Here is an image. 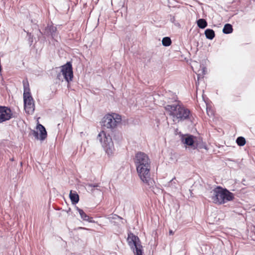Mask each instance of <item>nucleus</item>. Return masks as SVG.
Wrapping results in <instances>:
<instances>
[{
  "label": "nucleus",
  "mask_w": 255,
  "mask_h": 255,
  "mask_svg": "<svg viewBox=\"0 0 255 255\" xmlns=\"http://www.w3.org/2000/svg\"><path fill=\"white\" fill-rule=\"evenodd\" d=\"M121 122V117L115 113L106 115L102 119V126L103 130L101 131L97 139L100 141L103 147L108 155L113 153L114 145L111 136L107 131L113 132L118 124Z\"/></svg>",
  "instance_id": "1"
},
{
  "label": "nucleus",
  "mask_w": 255,
  "mask_h": 255,
  "mask_svg": "<svg viewBox=\"0 0 255 255\" xmlns=\"http://www.w3.org/2000/svg\"><path fill=\"white\" fill-rule=\"evenodd\" d=\"M137 172L140 179L149 188L153 187L155 182L150 177V160L148 156L144 152H137L134 159Z\"/></svg>",
  "instance_id": "2"
},
{
  "label": "nucleus",
  "mask_w": 255,
  "mask_h": 255,
  "mask_svg": "<svg viewBox=\"0 0 255 255\" xmlns=\"http://www.w3.org/2000/svg\"><path fill=\"white\" fill-rule=\"evenodd\" d=\"M165 109L171 116L176 118L178 121L190 120L191 115L190 110L180 104V102L167 105L165 107Z\"/></svg>",
  "instance_id": "3"
},
{
  "label": "nucleus",
  "mask_w": 255,
  "mask_h": 255,
  "mask_svg": "<svg viewBox=\"0 0 255 255\" xmlns=\"http://www.w3.org/2000/svg\"><path fill=\"white\" fill-rule=\"evenodd\" d=\"M211 199L215 204H223L228 201H231L234 198L233 193L226 188L221 186H217L212 191Z\"/></svg>",
  "instance_id": "4"
},
{
  "label": "nucleus",
  "mask_w": 255,
  "mask_h": 255,
  "mask_svg": "<svg viewBox=\"0 0 255 255\" xmlns=\"http://www.w3.org/2000/svg\"><path fill=\"white\" fill-rule=\"evenodd\" d=\"M24 92H23V102L24 110L28 114H32L34 111V104L33 99L30 92L29 85L26 81H23Z\"/></svg>",
  "instance_id": "5"
},
{
  "label": "nucleus",
  "mask_w": 255,
  "mask_h": 255,
  "mask_svg": "<svg viewBox=\"0 0 255 255\" xmlns=\"http://www.w3.org/2000/svg\"><path fill=\"white\" fill-rule=\"evenodd\" d=\"M61 73L57 75V78L59 80H62V76L64 79L69 83L73 78L72 65L70 62H67L65 65L61 66Z\"/></svg>",
  "instance_id": "6"
},
{
  "label": "nucleus",
  "mask_w": 255,
  "mask_h": 255,
  "mask_svg": "<svg viewBox=\"0 0 255 255\" xmlns=\"http://www.w3.org/2000/svg\"><path fill=\"white\" fill-rule=\"evenodd\" d=\"M127 241L135 255H142V247L139 243L140 241L138 237L131 233L128 235Z\"/></svg>",
  "instance_id": "7"
},
{
  "label": "nucleus",
  "mask_w": 255,
  "mask_h": 255,
  "mask_svg": "<svg viewBox=\"0 0 255 255\" xmlns=\"http://www.w3.org/2000/svg\"><path fill=\"white\" fill-rule=\"evenodd\" d=\"M37 129L40 131V136L39 137L38 136V131L34 130H31V135H32L37 139H39L41 140H44L47 137V131L44 127L42 125L38 124L37 125Z\"/></svg>",
  "instance_id": "8"
},
{
  "label": "nucleus",
  "mask_w": 255,
  "mask_h": 255,
  "mask_svg": "<svg viewBox=\"0 0 255 255\" xmlns=\"http://www.w3.org/2000/svg\"><path fill=\"white\" fill-rule=\"evenodd\" d=\"M9 113H10V108L5 106H0V124L10 119Z\"/></svg>",
  "instance_id": "9"
},
{
  "label": "nucleus",
  "mask_w": 255,
  "mask_h": 255,
  "mask_svg": "<svg viewBox=\"0 0 255 255\" xmlns=\"http://www.w3.org/2000/svg\"><path fill=\"white\" fill-rule=\"evenodd\" d=\"M57 28L56 27L53 26L51 25H48L44 29L43 33H42L40 30L39 32L41 34L45 35L46 36L51 35L52 38H54L56 35V32Z\"/></svg>",
  "instance_id": "10"
},
{
  "label": "nucleus",
  "mask_w": 255,
  "mask_h": 255,
  "mask_svg": "<svg viewBox=\"0 0 255 255\" xmlns=\"http://www.w3.org/2000/svg\"><path fill=\"white\" fill-rule=\"evenodd\" d=\"M76 210L79 212L81 218L84 220L87 221L90 223H92L93 221H92V218L90 217L88 215H87L83 210L80 209L78 207H76Z\"/></svg>",
  "instance_id": "11"
},
{
  "label": "nucleus",
  "mask_w": 255,
  "mask_h": 255,
  "mask_svg": "<svg viewBox=\"0 0 255 255\" xmlns=\"http://www.w3.org/2000/svg\"><path fill=\"white\" fill-rule=\"evenodd\" d=\"M194 136L192 135H187V136L185 138L182 137V141L183 143L186 144L187 145L194 146Z\"/></svg>",
  "instance_id": "12"
},
{
  "label": "nucleus",
  "mask_w": 255,
  "mask_h": 255,
  "mask_svg": "<svg viewBox=\"0 0 255 255\" xmlns=\"http://www.w3.org/2000/svg\"><path fill=\"white\" fill-rule=\"evenodd\" d=\"M69 197L73 204H76L78 203L79 201V197L76 192H72L71 191L69 194Z\"/></svg>",
  "instance_id": "13"
},
{
  "label": "nucleus",
  "mask_w": 255,
  "mask_h": 255,
  "mask_svg": "<svg viewBox=\"0 0 255 255\" xmlns=\"http://www.w3.org/2000/svg\"><path fill=\"white\" fill-rule=\"evenodd\" d=\"M204 34L206 37L210 40H212L215 36V33L214 31L210 28H208L205 30Z\"/></svg>",
  "instance_id": "14"
},
{
  "label": "nucleus",
  "mask_w": 255,
  "mask_h": 255,
  "mask_svg": "<svg viewBox=\"0 0 255 255\" xmlns=\"http://www.w3.org/2000/svg\"><path fill=\"white\" fill-rule=\"evenodd\" d=\"M86 186L87 189L89 190H90L91 192H93L95 189L100 190V188H99L100 187L99 183H88L86 184Z\"/></svg>",
  "instance_id": "15"
},
{
  "label": "nucleus",
  "mask_w": 255,
  "mask_h": 255,
  "mask_svg": "<svg viewBox=\"0 0 255 255\" xmlns=\"http://www.w3.org/2000/svg\"><path fill=\"white\" fill-rule=\"evenodd\" d=\"M233 31V26L231 24L227 23L225 24L223 28V32L225 34H230Z\"/></svg>",
  "instance_id": "16"
},
{
  "label": "nucleus",
  "mask_w": 255,
  "mask_h": 255,
  "mask_svg": "<svg viewBox=\"0 0 255 255\" xmlns=\"http://www.w3.org/2000/svg\"><path fill=\"white\" fill-rule=\"evenodd\" d=\"M198 26L201 29H204L207 26V22L205 19L200 18L197 21Z\"/></svg>",
  "instance_id": "17"
},
{
  "label": "nucleus",
  "mask_w": 255,
  "mask_h": 255,
  "mask_svg": "<svg viewBox=\"0 0 255 255\" xmlns=\"http://www.w3.org/2000/svg\"><path fill=\"white\" fill-rule=\"evenodd\" d=\"M166 96L169 100H171L170 102H175V103H178V102H180L179 101H177V96L173 93L170 92L166 94Z\"/></svg>",
  "instance_id": "18"
},
{
  "label": "nucleus",
  "mask_w": 255,
  "mask_h": 255,
  "mask_svg": "<svg viewBox=\"0 0 255 255\" xmlns=\"http://www.w3.org/2000/svg\"><path fill=\"white\" fill-rule=\"evenodd\" d=\"M107 219L109 220V221L112 224H116L115 220H116L117 219L122 220V218H121V217H120L119 216H118L117 215L114 214V215H112V216H109L108 217H107Z\"/></svg>",
  "instance_id": "19"
},
{
  "label": "nucleus",
  "mask_w": 255,
  "mask_h": 255,
  "mask_svg": "<svg viewBox=\"0 0 255 255\" xmlns=\"http://www.w3.org/2000/svg\"><path fill=\"white\" fill-rule=\"evenodd\" d=\"M236 142L239 146H244L246 142V139L243 136H239L237 138Z\"/></svg>",
  "instance_id": "20"
},
{
  "label": "nucleus",
  "mask_w": 255,
  "mask_h": 255,
  "mask_svg": "<svg viewBox=\"0 0 255 255\" xmlns=\"http://www.w3.org/2000/svg\"><path fill=\"white\" fill-rule=\"evenodd\" d=\"M162 44L164 46H169L171 44V40L170 37H165L162 40Z\"/></svg>",
  "instance_id": "21"
},
{
  "label": "nucleus",
  "mask_w": 255,
  "mask_h": 255,
  "mask_svg": "<svg viewBox=\"0 0 255 255\" xmlns=\"http://www.w3.org/2000/svg\"><path fill=\"white\" fill-rule=\"evenodd\" d=\"M176 180L175 178H174L172 179L168 183H167V186L171 187L173 189H175L177 188V187L176 186Z\"/></svg>",
  "instance_id": "22"
},
{
  "label": "nucleus",
  "mask_w": 255,
  "mask_h": 255,
  "mask_svg": "<svg viewBox=\"0 0 255 255\" xmlns=\"http://www.w3.org/2000/svg\"><path fill=\"white\" fill-rule=\"evenodd\" d=\"M27 36L28 37V41L30 45H31L33 42V35L31 33L27 32Z\"/></svg>",
  "instance_id": "23"
},
{
  "label": "nucleus",
  "mask_w": 255,
  "mask_h": 255,
  "mask_svg": "<svg viewBox=\"0 0 255 255\" xmlns=\"http://www.w3.org/2000/svg\"><path fill=\"white\" fill-rule=\"evenodd\" d=\"M9 114H10V119L11 118H17L19 116L18 114L16 112L12 113V111L10 109V113H9Z\"/></svg>",
  "instance_id": "24"
},
{
  "label": "nucleus",
  "mask_w": 255,
  "mask_h": 255,
  "mask_svg": "<svg viewBox=\"0 0 255 255\" xmlns=\"http://www.w3.org/2000/svg\"><path fill=\"white\" fill-rule=\"evenodd\" d=\"M207 113L208 116H212L213 115V111L211 108L207 107Z\"/></svg>",
  "instance_id": "25"
},
{
  "label": "nucleus",
  "mask_w": 255,
  "mask_h": 255,
  "mask_svg": "<svg viewBox=\"0 0 255 255\" xmlns=\"http://www.w3.org/2000/svg\"><path fill=\"white\" fill-rule=\"evenodd\" d=\"M175 20V17L174 16H172L171 18H170V20L172 22H173V21Z\"/></svg>",
  "instance_id": "26"
},
{
  "label": "nucleus",
  "mask_w": 255,
  "mask_h": 255,
  "mask_svg": "<svg viewBox=\"0 0 255 255\" xmlns=\"http://www.w3.org/2000/svg\"><path fill=\"white\" fill-rule=\"evenodd\" d=\"M169 234L170 235H173V232L172 230H170L169 231Z\"/></svg>",
  "instance_id": "27"
}]
</instances>
